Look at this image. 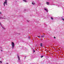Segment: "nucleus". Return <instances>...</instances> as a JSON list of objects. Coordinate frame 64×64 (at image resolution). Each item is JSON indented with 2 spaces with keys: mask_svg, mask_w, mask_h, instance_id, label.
<instances>
[{
  "mask_svg": "<svg viewBox=\"0 0 64 64\" xmlns=\"http://www.w3.org/2000/svg\"><path fill=\"white\" fill-rule=\"evenodd\" d=\"M5 4L6 5H8L7 4V0H5V1L4 2V6H5Z\"/></svg>",
  "mask_w": 64,
  "mask_h": 64,
  "instance_id": "1",
  "label": "nucleus"
},
{
  "mask_svg": "<svg viewBox=\"0 0 64 64\" xmlns=\"http://www.w3.org/2000/svg\"><path fill=\"white\" fill-rule=\"evenodd\" d=\"M12 49H13L14 47V46L15 44H14V43L13 42H12Z\"/></svg>",
  "mask_w": 64,
  "mask_h": 64,
  "instance_id": "2",
  "label": "nucleus"
},
{
  "mask_svg": "<svg viewBox=\"0 0 64 64\" xmlns=\"http://www.w3.org/2000/svg\"><path fill=\"white\" fill-rule=\"evenodd\" d=\"M17 56H18V60H20V57H19V55L18 54H17Z\"/></svg>",
  "mask_w": 64,
  "mask_h": 64,
  "instance_id": "3",
  "label": "nucleus"
},
{
  "mask_svg": "<svg viewBox=\"0 0 64 64\" xmlns=\"http://www.w3.org/2000/svg\"><path fill=\"white\" fill-rule=\"evenodd\" d=\"M32 4L33 5H35V2H32Z\"/></svg>",
  "mask_w": 64,
  "mask_h": 64,
  "instance_id": "4",
  "label": "nucleus"
},
{
  "mask_svg": "<svg viewBox=\"0 0 64 64\" xmlns=\"http://www.w3.org/2000/svg\"><path fill=\"white\" fill-rule=\"evenodd\" d=\"M44 10H46V11L47 12H48V10L47 9H46L45 8H44Z\"/></svg>",
  "mask_w": 64,
  "mask_h": 64,
  "instance_id": "5",
  "label": "nucleus"
},
{
  "mask_svg": "<svg viewBox=\"0 0 64 64\" xmlns=\"http://www.w3.org/2000/svg\"><path fill=\"white\" fill-rule=\"evenodd\" d=\"M40 46L41 47H42V46H43V44H42V43H41L40 44Z\"/></svg>",
  "mask_w": 64,
  "mask_h": 64,
  "instance_id": "6",
  "label": "nucleus"
},
{
  "mask_svg": "<svg viewBox=\"0 0 64 64\" xmlns=\"http://www.w3.org/2000/svg\"><path fill=\"white\" fill-rule=\"evenodd\" d=\"M46 4H47V5H49V2H47Z\"/></svg>",
  "mask_w": 64,
  "mask_h": 64,
  "instance_id": "7",
  "label": "nucleus"
},
{
  "mask_svg": "<svg viewBox=\"0 0 64 64\" xmlns=\"http://www.w3.org/2000/svg\"><path fill=\"white\" fill-rule=\"evenodd\" d=\"M24 2H27V1L26 0H23Z\"/></svg>",
  "mask_w": 64,
  "mask_h": 64,
  "instance_id": "8",
  "label": "nucleus"
},
{
  "mask_svg": "<svg viewBox=\"0 0 64 64\" xmlns=\"http://www.w3.org/2000/svg\"><path fill=\"white\" fill-rule=\"evenodd\" d=\"M1 19H6L4 18H2V17H1Z\"/></svg>",
  "mask_w": 64,
  "mask_h": 64,
  "instance_id": "9",
  "label": "nucleus"
},
{
  "mask_svg": "<svg viewBox=\"0 0 64 64\" xmlns=\"http://www.w3.org/2000/svg\"><path fill=\"white\" fill-rule=\"evenodd\" d=\"M41 37H44L45 36H43V35H42V36H41Z\"/></svg>",
  "mask_w": 64,
  "mask_h": 64,
  "instance_id": "10",
  "label": "nucleus"
},
{
  "mask_svg": "<svg viewBox=\"0 0 64 64\" xmlns=\"http://www.w3.org/2000/svg\"><path fill=\"white\" fill-rule=\"evenodd\" d=\"M51 19L52 20H53V18L52 17H51Z\"/></svg>",
  "mask_w": 64,
  "mask_h": 64,
  "instance_id": "11",
  "label": "nucleus"
},
{
  "mask_svg": "<svg viewBox=\"0 0 64 64\" xmlns=\"http://www.w3.org/2000/svg\"><path fill=\"white\" fill-rule=\"evenodd\" d=\"M2 27L3 29H4V30L5 29V28H4L2 26Z\"/></svg>",
  "mask_w": 64,
  "mask_h": 64,
  "instance_id": "12",
  "label": "nucleus"
},
{
  "mask_svg": "<svg viewBox=\"0 0 64 64\" xmlns=\"http://www.w3.org/2000/svg\"><path fill=\"white\" fill-rule=\"evenodd\" d=\"M27 22H29V20H27Z\"/></svg>",
  "mask_w": 64,
  "mask_h": 64,
  "instance_id": "13",
  "label": "nucleus"
},
{
  "mask_svg": "<svg viewBox=\"0 0 64 64\" xmlns=\"http://www.w3.org/2000/svg\"><path fill=\"white\" fill-rule=\"evenodd\" d=\"M0 63H2V61H0Z\"/></svg>",
  "mask_w": 64,
  "mask_h": 64,
  "instance_id": "14",
  "label": "nucleus"
},
{
  "mask_svg": "<svg viewBox=\"0 0 64 64\" xmlns=\"http://www.w3.org/2000/svg\"><path fill=\"white\" fill-rule=\"evenodd\" d=\"M41 58H42V57H43V56H41Z\"/></svg>",
  "mask_w": 64,
  "mask_h": 64,
  "instance_id": "15",
  "label": "nucleus"
},
{
  "mask_svg": "<svg viewBox=\"0 0 64 64\" xmlns=\"http://www.w3.org/2000/svg\"><path fill=\"white\" fill-rule=\"evenodd\" d=\"M62 20H63V21H64V18H62Z\"/></svg>",
  "mask_w": 64,
  "mask_h": 64,
  "instance_id": "16",
  "label": "nucleus"
},
{
  "mask_svg": "<svg viewBox=\"0 0 64 64\" xmlns=\"http://www.w3.org/2000/svg\"><path fill=\"white\" fill-rule=\"evenodd\" d=\"M28 38H29V39H30V37H28Z\"/></svg>",
  "mask_w": 64,
  "mask_h": 64,
  "instance_id": "17",
  "label": "nucleus"
},
{
  "mask_svg": "<svg viewBox=\"0 0 64 64\" xmlns=\"http://www.w3.org/2000/svg\"><path fill=\"white\" fill-rule=\"evenodd\" d=\"M54 39H55V38H56L55 37V36L54 37Z\"/></svg>",
  "mask_w": 64,
  "mask_h": 64,
  "instance_id": "18",
  "label": "nucleus"
},
{
  "mask_svg": "<svg viewBox=\"0 0 64 64\" xmlns=\"http://www.w3.org/2000/svg\"><path fill=\"white\" fill-rule=\"evenodd\" d=\"M34 52H35V50H34Z\"/></svg>",
  "mask_w": 64,
  "mask_h": 64,
  "instance_id": "19",
  "label": "nucleus"
},
{
  "mask_svg": "<svg viewBox=\"0 0 64 64\" xmlns=\"http://www.w3.org/2000/svg\"><path fill=\"white\" fill-rule=\"evenodd\" d=\"M0 14H1V12H0Z\"/></svg>",
  "mask_w": 64,
  "mask_h": 64,
  "instance_id": "20",
  "label": "nucleus"
},
{
  "mask_svg": "<svg viewBox=\"0 0 64 64\" xmlns=\"http://www.w3.org/2000/svg\"><path fill=\"white\" fill-rule=\"evenodd\" d=\"M1 19V17H0V19Z\"/></svg>",
  "mask_w": 64,
  "mask_h": 64,
  "instance_id": "21",
  "label": "nucleus"
},
{
  "mask_svg": "<svg viewBox=\"0 0 64 64\" xmlns=\"http://www.w3.org/2000/svg\"><path fill=\"white\" fill-rule=\"evenodd\" d=\"M39 37H39V38H40V36H39Z\"/></svg>",
  "mask_w": 64,
  "mask_h": 64,
  "instance_id": "22",
  "label": "nucleus"
},
{
  "mask_svg": "<svg viewBox=\"0 0 64 64\" xmlns=\"http://www.w3.org/2000/svg\"><path fill=\"white\" fill-rule=\"evenodd\" d=\"M38 37H39V36H38Z\"/></svg>",
  "mask_w": 64,
  "mask_h": 64,
  "instance_id": "23",
  "label": "nucleus"
},
{
  "mask_svg": "<svg viewBox=\"0 0 64 64\" xmlns=\"http://www.w3.org/2000/svg\"><path fill=\"white\" fill-rule=\"evenodd\" d=\"M26 10H25V9L24 10V11H26Z\"/></svg>",
  "mask_w": 64,
  "mask_h": 64,
  "instance_id": "24",
  "label": "nucleus"
},
{
  "mask_svg": "<svg viewBox=\"0 0 64 64\" xmlns=\"http://www.w3.org/2000/svg\"><path fill=\"white\" fill-rule=\"evenodd\" d=\"M6 64H8V63H7Z\"/></svg>",
  "mask_w": 64,
  "mask_h": 64,
  "instance_id": "25",
  "label": "nucleus"
},
{
  "mask_svg": "<svg viewBox=\"0 0 64 64\" xmlns=\"http://www.w3.org/2000/svg\"><path fill=\"white\" fill-rule=\"evenodd\" d=\"M62 19H63V17H62Z\"/></svg>",
  "mask_w": 64,
  "mask_h": 64,
  "instance_id": "26",
  "label": "nucleus"
},
{
  "mask_svg": "<svg viewBox=\"0 0 64 64\" xmlns=\"http://www.w3.org/2000/svg\"><path fill=\"white\" fill-rule=\"evenodd\" d=\"M0 24L1 25V24Z\"/></svg>",
  "mask_w": 64,
  "mask_h": 64,
  "instance_id": "27",
  "label": "nucleus"
},
{
  "mask_svg": "<svg viewBox=\"0 0 64 64\" xmlns=\"http://www.w3.org/2000/svg\"><path fill=\"white\" fill-rule=\"evenodd\" d=\"M1 51H2L3 50H1Z\"/></svg>",
  "mask_w": 64,
  "mask_h": 64,
  "instance_id": "28",
  "label": "nucleus"
},
{
  "mask_svg": "<svg viewBox=\"0 0 64 64\" xmlns=\"http://www.w3.org/2000/svg\"><path fill=\"white\" fill-rule=\"evenodd\" d=\"M0 58H1V57L0 56Z\"/></svg>",
  "mask_w": 64,
  "mask_h": 64,
  "instance_id": "29",
  "label": "nucleus"
},
{
  "mask_svg": "<svg viewBox=\"0 0 64 64\" xmlns=\"http://www.w3.org/2000/svg\"><path fill=\"white\" fill-rule=\"evenodd\" d=\"M0 24H1V22H0Z\"/></svg>",
  "mask_w": 64,
  "mask_h": 64,
  "instance_id": "30",
  "label": "nucleus"
},
{
  "mask_svg": "<svg viewBox=\"0 0 64 64\" xmlns=\"http://www.w3.org/2000/svg\"><path fill=\"white\" fill-rule=\"evenodd\" d=\"M44 35H45L44 34Z\"/></svg>",
  "mask_w": 64,
  "mask_h": 64,
  "instance_id": "31",
  "label": "nucleus"
}]
</instances>
